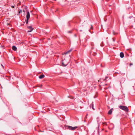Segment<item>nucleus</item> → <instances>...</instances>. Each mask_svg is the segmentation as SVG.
<instances>
[{
	"mask_svg": "<svg viewBox=\"0 0 135 135\" xmlns=\"http://www.w3.org/2000/svg\"><path fill=\"white\" fill-rule=\"evenodd\" d=\"M108 78V77H106L105 78V79H104V80H105L107 79Z\"/></svg>",
	"mask_w": 135,
	"mask_h": 135,
	"instance_id": "obj_17",
	"label": "nucleus"
},
{
	"mask_svg": "<svg viewBox=\"0 0 135 135\" xmlns=\"http://www.w3.org/2000/svg\"><path fill=\"white\" fill-rule=\"evenodd\" d=\"M113 34H114V35H115V33H114V32H113Z\"/></svg>",
	"mask_w": 135,
	"mask_h": 135,
	"instance_id": "obj_21",
	"label": "nucleus"
},
{
	"mask_svg": "<svg viewBox=\"0 0 135 135\" xmlns=\"http://www.w3.org/2000/svg\"><path fill=\"white\" fill-rule=\"evenodd\" d=\"M23 11L24 12V13L25 12V10L24 9L23 10Z\"/></svg>",
	"mask_w": 135,
	"mask_h": 135,
	"instance_id": "obj_20",
	"label": "nucleus"
},
{
	"mask_svg": "<svg viewBox=\"0 0 135 135\" xmlns=\"http://www.w3.org/2000/svg\"><path fill=\"white\" fill-rule=\"evenodd\" d=\"M102 123L103 125H107V123L106 122H103Z\"/></svg>",
	"mask_w": 135,
	"mask_h": 135,
	"instance_id": "obj_13",
	"label": "nucleus"
},
{
	"mask_svg": "<svg viewBox=\"0 0 135 135\" xmlns=\"http://www.w3.org/2000/svg\"><path fill=\"white\" fill-rule=\"evenodd\" d=\"M80 108H82L81 107H80Z\"/></svg>",
	"mask_w": 135,
	"mask_h": 135,
	"instance_id": "obj_22",
	"label": "nucleus"
},
{
	"mask_svg": "<svg viewBox=\"0 0 135 135\" xmlns=\"http://www.w3.org/2000/svg\"><path fill=\"white\" fill-rule=\"evenodd\" d=\"M120 56L121 58H123L124 56V53L123 52H120Z\"/></svg>",
	"mask_w": 135,
	"mask_h": 135,
	"instance_id": "obj_7",
	"label": "nucleus"
},
{
	"mask_svg": "<svg viewBox=\"0 0 135 135\" xmlns=\"http://www.w3.org/2000/svg\"><path fill=\"white\" fill-rule=\"evenodd\" d=\"M65 127L66 128H67V129L69 130L72 131H74L75 130L78 128V127L76 126L73 127L69 126H65Z\"/></svg>",
	"mask_w": 135,
	"mask_h": 135,
	"instance_id": "obj_2",
	"label": "nucleus"
},
{
	"mask_svg": "<svg viewBox=\"0 0 135 135\" xmlns=\"http://www.w3.org/2000/svg\"><path fill=\"white\" fill-rule=\"evenodd\" d=\"M18 12L19 14H20L22 12V11L21 9H19Z\"/></svg>",
	"mask_w": 135,
	"mask_h": 135,
	"instance_id": "obj_12",
	"label": "nucleus"
},
{
	"mask_svg": "<svg viewBox=\"0 0 135 135\" xmlns=\"http://www.w3.org/2000/svg\"><path fill=\"white\" fill-rule=\"evenodd\" d=\"M12 49L14 51H16L17 50V48L15 46H13L12 47Z\"/></svg>",
	"mask_w": 135,
	"mask_h": 135,
	"instance_id": "obj_8",
	"label": "nucleus"
},
{
	"mask_svg": "<svg viewBox=\"0 0 135 135\" xmlns=\"http://www.w3.org/2000/svg\"><path fill=\"white\" fill-rule=\"evenodd\" d=\"M88 115V114H86V115Z\"/></svg>",
	"mask_w": 135,
	"mask_h": 135,
	"instance_id": "obj_23",
	"label": "nucleus"
},
{
	"mask_svg": "<svg viewBox=\"0 0 135 135\" xmlns=\"http://www.w3.org/2000/svg\"><path fill=\"white\" fill-rule=\"evenodd\" d=\"M11 7L12 8H14L15 7V6H11Z\"/></svg>",
	"mask_w": 135,
	"mask_h": 135,
	"instance_id": "obj_14",
	"label": "nucleus"
},
{
	"mask_svg": "<svg viewBox=\"0 0 135 135\" xmlns=\"http://www.w3.org/2000/svg\"><path fill=\"white\" fill-rule=\"evenodd\" d=\"M1 66L3 67V68H4V66H3V65L2 64H1Z\"/></svg>",
	"mask_w": 135,
	"mask_h": 135,
	"instance_id": "obj_19",
	"label": "nucleus"
},
{
	"mask_svg": "<svg viewBox=\"0 0 135 135\" xmlns=\"http://www.w3.org/2000/svg\"><path fill=\"white\" fill-rule=\"evenodd\" d=\"M27 28L28 29H29V30L27 31L28 32H31L33 29V28L32 27V26H28Z\"/></svg>",
	"mask_w": 135,
	"mask_h": 135,
	"instance_id": "obj_4",
	"label": "nucleus"
},
{
	"mask_svg": "<svg viewBox=\"0 0 135 135\" xmlns=\"http://www.w3.org/2000/svg\"><path fill=\"white\" fill-rule=\"evenodd\" d=\"M93 26H91V27L90 28V29H93Z\"/></svg>",
	"mask_w": 135,
	"mask_h": 135,
	"instance_id": "obj_18",
	"label": "nucleus"
},
{
	"mask_svg": "<svg viewBox=\"0 0 135 135\" xmlns=\"http://www.w3.org/2000/svg\"><path fill=\"white\" fill-rule=\"evenodd\" d=\"M30 17V13L29 11L27 12V14L26 15V19L28 20Z\"/></svg>",
	"mask_w": 135,
	"mask_h": 135,
	"instance_id": "obj_5",
	"label": "nucleus"
},
{
	"mask_svg": "<svg viewBox=\"0 0 135 135\" xmlns=\"http://www.w3.org/2000/svg\"><path fill=\"white\" fill-rule=\"evenodd\" d=\"M91 107L93 110H94V104L93 102H92L91 104Z\"/></svg>",
	"mask_w": 135,
	"mask_h": 135,
	"instance_id": "obj_11",
	"label": "nucleus"
},
{
	"mask_svg": "<svg viewBox=\"0 0 135 135\" xmlns=\"http://www.w3.org/2000/svg\"><path fill=\"white\" fill-rule=\"evenodd\" d=\"M72 50V49H71L69 50H68V51H67L66 52H65L64 54H63L62 55L66 54L69 53V52L71 51Z\"/></svg>",
	"mask_w": 135,
	"mask_h": 135,
	"instance_id": "obj_6",
	"label": "nucleus"
},
{
	"mask_svg": "<svg viewBox=\"0 0 135 135\" xmlns=\"http://www.w3.org/2000/svg\"><path fill=\"white\" fill-rule=\"evenodd\" d=\"M68 63L65 59H64L62 61V65L63 66H65L68 64Z\"/></svg>",
	"mask_w": 135,
	"mask_h": 135,
	"instance_id": "obj_3",
	"label": "nucleus"
},
{
	"mask_svg": "<svg viewBox=\"0 0 135 135\" xmlns=\"http://www.w3.org/2000/svg\"><path fill=\"white\" fill-rule=\"evenodd\" d=\"M119 107L121 109L125 111L126 112H127L128 111V108L125 106L120 105Z\"/></svg>",
	"mask_w": 135,
	"mask_h": 135,
	"instance_id": "obj_1",
	"label": "nucleus"
},
{
	"mask_svg": "<svg viewBox=\"0 0 135 135\" xmlns=\"http://www.w3.org/2000/svg\"><path fill=\"white\" fill-rule=\"evenodd\" d=\"M55 0V1H56V0Z\"/></svg>",
	"mask_w": 135,
	"mask_h": 135,
	"instance_id": "obj_24",
	"label": "nucleus"
},
{
	"mask_svg": "<svg viewBox=\"0 0 135 135\" xmlns=\"http://www.w3.org/2000/svg\"><path fill=\"white\" fill-rule=\"evenodd\" d=\"M28 20H26V24H27L28 23Z\"/></svg>",
	"mask_w": 135,
	"mask_h": 135,
	"instance_id": "obj_15",
	"label": "nucleus"
},
{
	"mask_svg": "<svg viewBox=\"0 0 135 135\" xmlns=\"http://www.w3.org/2000/svg\"><path fill=\"white\" fill-rule=\"evenodd\" d=\"M133 65V63H131L129 64L130 66H131L132 65Z\"/></svg>",
	"mask_w": 135,
	"mask_h": 135,
	"instance_id": "obj_16",
	"label": "nucleus"
},
{
	"mask_svg": "<svg viewBox=\"0 0 135 135\" xmlns=\"http://www.w3.org/2000/svg\"><path fill=\"white\" fill-rule=\"evenodd\" d=\"M45 77V75H42L39 76V78L40 79H42L44 78Z\"/></svg>",
	"mask_w": 135,
	"mask_h": 135,
	"instance_id": "obj_10",
	"label": "nucleus"
},
{
	"mask_svg": "<svg viewBox=\"0 0 135 135\" xmlns=\"http://www.w3.org/2000/svg\"><path fill=\"white\" fill-rule=\"evenodd\" d=\"M112 109H110V110L108 111V114H111L112 112Z\"/></svg>",
	"mask_w": 135,
	"mask_h": 135,
	"instance_id": "obj_9",
	"label": "nucleus"
}]
</instances>
